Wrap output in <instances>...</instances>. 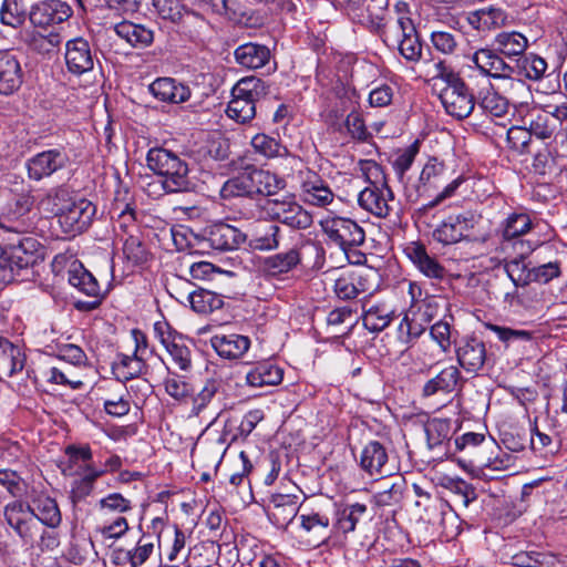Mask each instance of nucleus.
<instances>
[{
	"label": "nucleus",
	"mask_w": 567,
	"mask_h": 567,
	"mask_svg": "<svg viewBox=\"0 0 567 567\" xmlns=\"http://www.w3.org/2000/svg\"><path fill=\"white\" fill-rule=\"evenodd\" d=\"M147 167L162 176L161 185L166 194L190 193L196 183L189 177L188 164L176 153L164 147L151 148L146 156Z\"/></svg>",
	"instance_id": "1"
},
{
	"label": "nucleus",
	"mask_w": 567,
	"mask_h": 567,
	"mask_svg": "<svg viewBox=\"0 0 567 567\" xmlns=\"http://www.w3.org/2000/svg\"><path fill=\"white\" fill-rule=\"evenodd\" d=\"M269 86L257 76H245L231 89L227 115L240 124L249 123L256 116V103L268 94Z\"/></svg>",
	"instance_id": "2"
},
{
	"label": "nucleus",
	"mask_w": 567,
	"mask_h": 567,
	"mask_svg": "<svg viewBox=\"0 0 567 567\" xmlns=\"http://www.w3.org/2000/svg\"><path fill=\"white\" fill-rule=\"evenodd\" d=\"M38 247L33 238H24L8 248L0 246V284L23 280V272H28L39 260Z\"/></svg>",
	"instance_id": "3"
},
{
	"label": "nucleus",
	"mask_w": 567,
	"mask_h": 567,
	"mask_svg": "<svg viewBox=\"0 0 567 567\" xmlns=\"http://www.w3.org/2000/svg\"><path fill=\"white\" fill-rule=\"evenodd\" d=\"M264 209L272 220L293 229H307L313 223L311 214L290 195L268 198L264 204Z\"/></svg>",
	"instance_id": "4"
},
{
	"label": "nucleus",
	"mask_w": 567,
	"mask_h": 567,
	"mask_svg": "<svg viewBox=\"0 0 567 567\" xmlns=\"http://www.w3.org/2000/svg\"><path fill=\"white\" fill-rule=\"evenodd\" d=\"M451 85L444 86L440 100L446 113L456 120L468 117L475 107V97L460 75H450Z\"/></svg>",
	"instance_id": "5"
},
{
	"label": "nucleus",
	"mask_w": 567,
	"mask_h": 567,
	"mask_svg": "<svg viewBox=\"0 0 567 567\" xmlns=\"http://www.w3.org/2000/svg\"><path fill=\"white\" fill-rule=\"evenodd\" d=\"M323 233L338 245L346 254L365 241V231L354 220L344 217L326 218L321 223Z\"/></svg>",
	"instance_id": "6"
},
{
	"label": "nucleus",
	"mask_w": 567,
	"mask_h": 567,
	"mask_svg": "<svg viewBox=\"0 0 567 567\" xmlns=\"http://www.w3.org/2000/svg\"><path fill=\"white\" fill-rule=\"evenodd\" d=\"M477 223L478 217L470 212L449 215L434 228L432 238L444 246L457 244L467 238V231Z\"/></svg>",
	"instance_id": "7"
},
{
	"label": "nucleus",
	"mask_w": 567,
	"mask_h": 567,
	"mask_svg": "<svg viewBox=\"0 0 567 567\" xmlns=\"http://www.w3.org/2000/svg\"><path fill=\"white\" fill-rule=\"evenodd\" d=\"M393 202L394 194L384 176L380 183L370 182L358 195L359 206L378 218H386L390 215Z\"/></svg>",
	"instance_id": "8"
},
{
	"label": "nucleus",
	"mask_w": 567,
	"mask_h": 567,
	"mask_svg": "<svg viewBox=\"0 0 567 567\" xmlns=\"http://www.w3.org/2000/svg\"><path fill=\"white\" fill-rule=\"evenodd\" d=\"M7 523L19 535L24 544L34 546L42 525L24 509V502L14 501L4 507Z\"/></svg>",
	"instance_id": "9"
},
{
	"label": "nucleus",
	"mask_w": 567,
	"mask_h": 567,
	"mask_svg": "<svg viewBox=\"0 0 567 567\" xmlns=\"http://www.w3.org/2000/svg\"><path fill=\"white\" fill-rule=\"evenodd\" d=\"M95 214V205L84 197H79L60 215L58 221L65 235L74 237L91 226Z\"/></svg>",
	"instance_id": "10"
},
{
	"label": "nucleus",
	"mask_w": 567,
	"mask_h": 567,
	"mask_svg": "<svg viewBox=\"0 0 567 567\" xmlns=\"http://www.w3.org/2000/svg\"><path fill=\"white\" fill-rule=\"evenodd\" d=\"M70 158L62 148L40 152L27 161L28 176L32 181H41L52 176L69 165Z\"/></svg>",
	"instance_id": "11"
},
{
	"label": "nucleus",
	"mask_w": 567,
	"mask_h": 567,
	"mask_svg": "<svg viewBox=\"0 0 567 567\" xmlns=\"http://www.w3.org/2000/svg\"><path fill=\"white\" fill-rule=\"evenodd\" d=\"M24 509L34 516L41 525L55 528L61 524L62 516L55 499L31 488L27 492Z\"/></svg>",
	"instance_id": "12"
},
{
	"label": "nucleus",
	"mask_w": 567,
	"mask_h": 567,
	"mask_svg": "<svg viewBox=\"0 0 567 567\" xmlns=\"http://www.w3.org/2000/svg\"><path fill=\"white\" fill-rule=\"evenodd\" d=\"M289 241H293L290 231L281 229L277 224L265 223L255 228L249 247L254 250L269 251L288 247Z\"/></svg>",
	"instance_id": "13"
},
{
	"label": "nucleus",
	"mask_w": 567,
	"mask_h": 567,
	"mask_svg": "<svg viewBox=\"0 0 567 567\" xmlns=\"http://www.w3.org/2000/svg\"><path fill=\"white\" fill-rule=\"evenodd\" d=\"M64 59L70 73L82 75L93 70L95 53L87 40L78 37L66 42Z\"/></svg>",
	"instance_id": "14"
},
{
	"label": "nucleus",
	"mask_w": 567,
	"mask_h": 567,
	"mask_svg": "<svg viewBox=\"0 0 567 567\" xmlns=\"http://www.w3.org/2000/svg\"><path fill=\"white\" fill-rule=\"evenodd\" d=\"M72 14V9L60 0L41 1L31 8L30 22L34 27L45 28L66 21Z\"/></svg>",
	"instance_id": "15"
},
{
	"label": "nucleus",
	"mask_w": 567,
	"mask_h": 567,
	"mask_svg": "<svg viewBox=\"0 0 567 567\" xmlns=\"http://www.w3.org/2000/svg\"><path fill=\"white\" fill-rule=\"evenodd\" d=\"M455 351L460 365L467 372L480 371L487 358L485 343L476 337L463 338Z\"/></svg>",
	"instance_id": "16"
},
{
	"label": "nucleus",
	"mask_w": 567,
	"mask_h": 567,
	"mask_svg": "<svg viewBox=\"0 0 567 567\" xmlns=\"http://www.w3.org/2000/svg\"><path fill=\"white\" fill-rule=\"evenodd\" d=\"M482 74L493 79H512L515 68L504 61L496 49H480L472 56Z\"/></svg>",
	"instance_id": "17"
},
{
	"label": "nucleus",
	"mask_w": 567,
	"mask_h": 567,
	"mask_svg": "<svg viewBox=\"0 0 567 567\" xmlns=\"http://www.w3.org/2000/svg\"><path fill=\"white\" fill-rule=\"evenodd\" d=\"M268 517L279 528H287L299 512V497L290 494H274Z\"/></svg>",
	"instance_id": "18"
},
{
	"label": "nucleus",
	"mask_w": 567,
	"mask_h": 567,
	"mask_svg": "<svg viewBox=\"0 0 567 567\" xmlns=\"http://www.w3.org/2000/svg\"><path fill=\"white\" fill-rule=\"evenodd\" d=\"M300 526L317 546L327 544L336 534L334 526L326 513L311 511L299 516Z\"/></svg>",
	"instance_id": "19"
},
{
	"label": "nucleus",
	"mask_w": 567,
	"mask_h": 567,
	"mask_svg": "<svg viewBox=\"0 0 567 567\" xmlns=\"http://www.w3.org/2000/svg\"><path fill=\"white\" fill-rule=\"evenodd\" d=\"M303 200L310 205L324 207L333 202L334 194L326 181L309 171L301 183Z\"/></svg>",
	"instance_id": "20"
},
{
	"label": "nucleus",
	"mask_w": 567,
	"mask_h": 567,
	"mask_svg": "<svg viewBox=\"0 0 567 567\" xmlns=\"http://www.w3.org/2000/svg\"><path fill=\"white\" fill-rule=\"evenodd\" d=\"M250 196L271 197L286 187V182L278 175L256 167H247Z\"/></svg>",
	"instance_id": "21"
},
{
	"label": "nucleus",
	"mask_w": 567,
	"mask_h": 567,
	"mask_svg": "<svg viewBox=\"0 0 567 567\" xmlns=\"http://www.w3.org/2000/svg\"><path fill=\"white\" fill-rule=\"evenodd\" d=\"M206 240L215 250L227 251L236 249L245 241V235L228 224H216L209 227Z\"/></svg>",
	"instance_id": "22"
},
{
	"label": "nucleus",
	"mask_w": 567,
	"mask_h": 567,
	"mask_svg": "<svg viewBox=\"0 0 567 567\" xmlns=\"http://www.w3.org/2000/svg\"><path fill=\"white\" fill-rule=\"evenodd\" d=\"M22 69L18 59L9 53H0V93L12 94L22 84Z\"/></svg>",
	"instance_id": "23"
},
{
	"label": "nucleus",
	"mask_w": 567,
	"mask_h": 567,
	"mask_svg": "<svg viewBox=\"0 0 567 567\" xmlns=\"http://www.w3.org/2000/svg\"><path fill=\"white\" fill-rule=\"evenodd\" d=\"M461 378L462 375L457 367H446L434 378L425 382L422 388V395L424 398H430L439 393L450 394L456 390Z\"/></svg>",
	"instance_id": "24"
},
{
	"label": "nucleus",
	"mask_w": 567,
	"mask_h": 567,
	"mask_svg": "<svg viewBox=\"0 0 567 567\" xmlns=\"http://www.w3.org/2000/svg\"><path fill=\"white\" fill-rule=\"evenodd\" d=\"M150 92L162 102L183 103L190 96L188 86L172 78L156 79L150 86Z\"/></svg>",
	"instance_id": "25"
},
{
	"label": "nucleus",
	"mask_w": 567,
	"mask_h": 567,
	"mask_svg": "<svg viewBox=\"0 0 567 567\" xmlns=\"http://www.w3.org/2000/svg\"><path fill=\"white\" fill-rule=\"evenodd\" d=\"M210 343L216 352L225 359H238L244 355L250 347L248 337L236 333L214 336L210 339Z\"/></svg>",
	"instance_id": "26"
},
{
	"label": "nucleus",
	"mask_w": 567,
	"mask_h": 567,
	"mask_svg": "<svg viewBox=\"0 0 567 567\" xmlns=\"http://www.w3.org/2000/svg\"><path fill=\"white\" fill-rule=\"evenodd\" d=\"M286 251L269 256L264 260V269L268 275L278 276L289 272L300 262V251L293 241L285 247Z\"/></svg>",
	"instance_id": "27"
},
{
	"label": "nucleus",
	"mask_w": 567,
	"mask_h": 567,
	"mask_svg": "<svg viewBox=\"0 0 567 567\" xmlns=\"http://www.w3.org/2000/svg\"><path fill=\"white\" fill-rule=\"evenodd\" d=\"M23 43L27 48L38 54L51 55L56 52L62 43V37L59 32L52 30L48 33L42 31L31 30L25 31L23 35Z\"/></svg>",
	"instance_id": "28"
},
{
	"label": "nucleus",
	"mask_w": 567,
	"mask_h": 567,
	"mask_svg": "<svg viewBox=\"0 0 567 567\" xmlns=\"http://www.w3.org/2000/svg\"><path fill=\"white\" fill-rule=\"evenodd\" d=\"M362 322L371 332H381L393 320V310L385 303L370 305L368 300L362 302Z\"/></svg>",
	"instance_id": "29"
},
{
	"label": "nucleus",
	"mask_w": 567,
	"mask_h": 567,
	"mask_svg": "<svg viewBox=\"0 0 567 567\" xmlns=\"http://www.w3.org/2000/svg\"><path fill=\"white\" fill-rule=\"evenodd\" d=\"M430 321L431 315L427 309L410 310L399 326L400 338L405 343L417 339L426 330Z\"/></svg>",
	"instance_id": "30"
},
{
	"label": "nucleus",
	"mask_w": 567,
	"mask_h": 567,
	"mask_svg": "<svg viewBox=\"0 0 567 567\" xmlns=\"http://www.w3.org/2000/svg\"><path fill=\"white\" fill-rule=\"evenodd\" d=\"M25 355L8 339L0 337V377L11 378L24 368Z\"/></svg>",
	"instance_id": "31"
},
{
	"label": "nucleus",
	"mask_w": 567,
	"mask_h": 567,
	"mask_svg": "<svg viewBox=\"0 0 567 567\" xmlns=\"http://www.w3.org/2000/svg\"><path fill=\"white\" fill-rule=\"evenodd\" d=\"M388 463V453L383 444L378 441L369 442L360 455V467L370 476L382 475Z\"/></svg>",
	"instance_id": "32"
},
{
	"label": "nucleus",
	"mask_w": 567,
	"mask_h": 567,
	"mask_svg": "<svg viewBox=\"0 0 567 567\" xmlns=\"http://www.w3.org/2000/svg\"><path fill=\"white\" fill-rule=\"evenodd\" d=\"M507 14L501 8H482L467 16L468 24L477 31H489L505 25Z\"/></svg>",
	"instance_id": "33"
},
{
	"label": "nucleus",
	"mask_w": 567,
	"mask_h": 567,
	"mask_svg": "<svg viewBox=\"0 0 567 567\" xmlns=\"http://www.w3.org/2000/svg\"><path fill=\"white\" fill-rule=\"evenodd\" d=\"M235 59L244 68L259 69L268 63L270 51L266 45L248 42L235 50Z\"/></svg>",
	"instance_id": "34"
},
{
	"label": "nucleus",
	"mask_w": 567,
	"mask_h": 567,
	"mask_svg": "<svg viewBox=\"0 0 567 567\" xmlns=\"http://www.w3.org/2000/svg\"><path fill=\"white\" fill-rule=\"evenodd\" d=\"M284 371L271 361L258 363L247 373L246 380L249 385L260 388L265 385H277L282 381Z\"/></svg>",
	"instance_id": "35"
},
{
	"label": "nucleus",
	"mask_w": 567,
	"mask_h": 567,
	"mask_svg": "<svg viewBox=\"0 0 567 567\" xmlns=\"http://www.w3.org/2000/svg\"><path fill=\"white\" fill-rule=\"evenodd\" d=\"M368 508L364 504L353 503L340 507L336 513L333 523L334 533L348 534L355 530L357 524L365 515Z\"/></svg>",
	"instance_id": "36"
},
{
	"label": "nucleus",
	"mask_w": 567,
	"mask_h": 567,
	"mask_svg": "<svg viewBox=\"0 0 567 567\" xmlns=\"http://www.w3.org/2000/svg\"><path fill=\"white\" fill-rule=\"evenodd\" d=\"M115 33L135 48H145L153 42V31L142 24L122 21L114 27Z\"/></svg>",
	"instance_id": "37"
},
{
	"label": "nucleus",
	"mask_w": 567,
	"mask_h": 567,
	"mask_svg": "<svg viewBox=\"0 0 567 567\" xmlns=\"http://www.w3.org/2000/svg\"><path fill=\"white\" fill-rule=\"evenodd\" d=\"M68 274L69 282L83 293L92 298L103 297L97 280L81 264H73Z\"/></svg>",
	"instance_id": "38"
},
{
	"label": "nucleus",
	"mask_w": 567,
	"mask_h": 567,
	"mask_svg": "<svg viewBox=\"0 0 567 567\" xmlns=\"http://www.w3.org/2000/svg\"><path fill=\"white\" fill-rule=\"evenodd\" d=\"M494 45L498 53L513 58L524 54L528 47V40L524 34L516 31L501 32L495 37Z\"/></svg>",
	"instance_id": "39"
},
{
	"label": "nucleus",
	"mask_w": 567,
	"mask_h": 567,
	"mask_svg": "<svg viewBox=\"0 0 567 567\" xmlns=\"http://www.w3.org/2000/svg\"><path fill=\"white\" fill-rule=\"evenodd\" d=\"M410 257L425 276L434 279H443L445 277V268L426 252L424 246L417 245L413 247Z\"/></svg>",
	"instance_id": "40"
},
{
	"label": "nucleus",
	"mask_w": 567,
	"mask_h": 567,
	"mask_svg": "<svg viewBox=\"0 0 567 567\" xmlns=\"http://www.w3.org/2000/svg\"><path fill=\"white\" fill-rule=\"evenodd\" d=\"M405 481L398 475L384 483L383 489L373 495V503L378 507L394 506L403 498Z\"/></svg>",
	"instance_id": "41"
},
{
	"label": "nucleus",
	"mask_w": 567,
	"mask_h": 567,
	"mask_svg": "<svg viewBox=\"0 0 567 567\" xmlns=\"http://www.w3.org/2000/svg\"><path fill=\"white\" fill-rule=\"evenodd\" d=\"M192 309L200 315H208L224 307L220 295L206 289H198L188 296Z\"/></svg>",
	"instance_id": "42"
},
{
	"label": "nucleus",
	"mask_w": 567,
	"mask_h": 567,
	"mask_svg": "<svg viewBox=\"0 0 567 567\" xmlns=\"http://www.w3.org/2000/svg\"><path fill=\"white\" fill-rule=\"evenodd\" d=\"M516 68L519 75L530 81H539L545 75L547 62L542 56L530 53L519 58Z\"/></svg>",
	"instance_id": "43"
},
{
	"label": "nucleus",
	"mask_w": 567,
	"mask_h": 567,
	"mask_svg": "<svg viewBox=\"0 0 567 567\" xmlns=\"http://www.w3.org/2000/svg\"><path fill=\"white\" fill-rule=\"evenodd\" d=\"M28 6L24 0H3L0 9L1 22L12 28L23 24Z\"/></svg>",
	"instance_id": "44"
},
{
	"label": "nucleus",
	"mask_w": 567,
	"mask_h": 567,
	"mask_svg": "<svg viewBox=\"0 0 567 567\" xmlns=\"http://www.w3.org/2000/svg\"><path fill=\"white\" fill-rule=\"evenodd\" d=\"M426 442L430 449L442 445L445 441L450 443L451 423L445 419H432L424 424Z\"/></svg>",
	"instance_id": "45"
},
{
	"label": "nucleus",
	"mask_w": 567,
	"mask_h": 567,
	"mask_svg": "<svg viewBox=\"0 0 567 567\" xmlns=\"http://www.w3.org/2000/svg\"><path fill=\"white\" fill-rule=\"evenodd\" d=\"M254 150L269 158L285 157L289 154L288 148L282 145L278 140L270 137L266 134H257L251 140Z\"/></svg>",
	"instance_id": "46"
},
{
	"label": "nucleus",
	"mask_w": 567,
	"mask_h": 567,
	"mask_svg": "<svg viewBox=\"0 0 567 567\" xmlns=\"http://www.w3.org/2000/svg\"><path fill=\"white\" fill-rule=\"evenodd\" d=\"M444 164L436 158H431L423 167L420 177L417 192L425 193L429 187H436L444 175Z\"/></svg>",
	"instance_id": "47"
},
{
	"label": "nucleus",
	"mask_w": 567,
	"mask_h": 567,
	"mask_svg": "<svg viewBox=\"0 0 567 567\" xmlns=\"http://www.w3.org/2000/svg\"><path fill=\"white\" fill-rule=\"evenodd\" d=\"M486 328L493 331L496 337L506 343V346L511 344H528L529 347L534 346V338L532 332L526 330H515L507 327L496 326L488 323Z\"/></svg>",
	"instance_id": "48"
},
{
	"label": "nucleus",
	"mask_w": 567,
	"mask_h": 567,
	"mask_svg": "<svg viewBox=\"0 0 567 567\" xmlns=\"http://www.w3.org/2000/svg\"><path fill=\"white\" fill-rule=\"evenodd\" d=\"M249 183H250V181H248V173H247V168H246L244 172L239 173L237 176L225 181L219 188V194H220L221 198H224V199H229V198L238 197V196L251 197L250 189H249Z\"/></svg>",
	"instance_id": "49"
},
{
	"label": "nucleus",
	"mask_w": 567,
	"mask_h": 567,
	"mask_svg": "<svg viewBox=\"0 0 567 567\" xmlns=\"http://www.w3.org/2000/svg\"><path fill=\"white\" fill-rule=\"evenodd\" d=\"M533 223L527 214H511L503 224V237L513 239L525 235L532 229Z\"/></svg>",
	"instance_id": "50"
},
{
	"label": "nucleus",
	"mask_w": 567,
	"mask_h": 567,
	"mask_svg": "<svg viewBox=\"0 0 567 567\" xmlns=\"http://www.w3.org/2000/svg\"><path fill=\"white\" fill-rule=\"evenodd\" d=\"M478 107L491 117H503L508 112V101L497 92H487L478 102Z\"/></svg>",
	"instance_id": "51"
},
{
	"label": "nucleus",
	"mask_w": 567,
	"mask_h": 567,
	"mask_svg": "<svg viewBox=\"0 0 567 567\" xmlns=\"http://www.w3.org/2000/svg\"><path fill=\"white\" fill-rule=\"evenodd\" d=\"M79 197L69 187L59 186L48 194L47 200L52 205L51 212L59 218Z\"/></svg>",
	"instance_id": "52"
},
{
	"label": "nucleus",
	"mask_w": 567,
	"mask_h": 567,
	"mask_svg": "<svg viewBox=\"0 0 567 567\" xmlns=\"http://www.w3.org/2000/svg\"><path fill=\"white\" fill-rule=\"evenodd\" d=\"M441 486L458 495L464 506L477 498L475 488L460 477L444 476Z\"/></svg>",
	"instance_id": "53"
},
{
	"label": "nucleus",
	"mask_w": 567,
	"mask_h": 567,
	"mask_svg": "<svg viewBox=\"0 0 567 567\" xmlns=\"http://www.w3.org/2000/svg\"><path fill=\"white\" fill-rule=\"evenodd\" d=\"M505 270L516 287H524L532 282V268L527 267L522 257L506 262Z\"/></svg>",
	"instance_id": "54"
},
{
	"label": "nucleus",
	"mask_w": 567,
	"mask_h": 567,
	"mask_svg": "<svg viewBox=\"0 0 567 567\" xmlns=\"http://www.w3.org/2000/svg\"><path fill=\"white\" fill-rule=\"evenodd\" d=\"M219 383L208 380L203 389L193 398L190 415L198 416L213 401L218 392Z\"/></svg>",
	"instance_id": "55"
},
{
	"label": "nucleus",
	"mask_w": 567,
	"mask_h": 567,
	"mask_svg": "<svg viewBox=\"0 0 567 567\" xmlns=\"http://www.w3.org/2000/svg\"><path fill=\"white\" fill-rule=\"evenodd\" d=\"M123 254L133 265H142L147 261L148 252L143 241L133 235L124 240Z\"/></svg>",
	"instance_id": "56"
},
{
	"label": "nucleus",
	"mask_w": 567,
	"mask_h": 567,
	"mask_svg": "<svg viewBox=\"0 0 567 567\" xmlns=\"http://www.w3.org/2000/svg\"><path fill=\"white\" fill-rule=\"evenodd\" d=\"M556 128L555 117L545 112L537 114L529 124L530 135L533 134L542 140L550 138L555 134Z\"/></svg>",
	"instance_id": "57"
},
{
	"label": "nucleus",
	"mask_w": 567,
	"mask_h": 567,
	"mask_svg": "<svg viewBox=\"0 0 567 567\" xmlns=\"http://www.w3.org/2000/svg\"><path fill=\"white\" fill-rule=\"evenodd\" d=\"M153 542L148 540L145 536H142L134 549L126 551L121 550V553L124 554L131 567H140L150 558V556L153 554Z\"/></svg>",
	"instance_id": "58"
},
{
	"label": "nucleus",
	"mask_w": 567,
	"mask_h": 567,
	"mask_svg": "<svg viewBox=\"0 0 567 567\" xmlns=\"http://www.w3.org/2000/svg\"><path fill=\"white\" fill-rule=\"evenodd\" d=\"M550 557L537 551H519L511 557L515 567H550Z\"/></svg>",
	"instance_id": "59"
},
{
	"label": "nucleus",
	"mask_w": 567,
	"mask_h": 567,
	"mask_svg": "<svg viewBox=\"0 0 567 567\" xmlns=\"http://www.w3.org/2000/svg\"><path fill=\"white\" fill-rule=\"evenodd\" d=\"M398 48L400 54L410 62H417L422 56V43L417 33L400 38Z\"/></svg>",
	"instance_id": "60"
},
{
	"label": "nucleus",
	"mask_w": 567,
	"mask_h": 567,
	"mask_svg": "<svg viewBox=\"0 0 567 567\" xmlns=\"http://www.w3.org/2000/svg\"><path fill=\"white\" fill-rule=\"evenodd\" d=\"M501 442L511 452H522L529 444V436L524 430L511 429L502 432Z\"/></svg>",
	"instance_id": "61"
},
{
	"label": "nucleus",
	"mask_w": 567,
	"mask_h": 567,
	"mask_svg": "<svg viewBox=\"0 0 567 567\" xmlns=\"http://www.w3.org/2000/svg\"><path fill=\"white\" fill-rule=\"evenodd\" d=\"M154 336L162 346L166 349L167 352L174 347L179 340L183 338L175 329L171 327V324L165 321H156L154 323Z\"/></svg>",
	"instance_id": "62"
},
{
	"label": "nucleus",
	"mask_w": 567,
	"mask_h": 567,
	"mask_svg": "<svg viewBox=\"0 0 567 567\" xmlns=\"http://www.w3.org/2000/svg\"><path fill=\"white\" fill-rule=\"evenodd\" d=\"M118 358L120 362L117 369L123 370L122 374L124 380H131L142 373L145 365L142 355H136V353H133V355L120 354Z\"/></svg>",
	"instance_id": "63"
},
{
	"label": "nucleus",
	"mask_w": 567,
	"mask_h": 567,
	"mask_svg": "<svg viewBox=\"0 0 567 567\" xmlns=\"http://www.w3.org/2000/svg\"><path fill=\"white\" fill-rule=\"evenodd\" d=\"M0 484L13 497H21L23 493L27 494V485L20 475L11 470H0Z\"/></svg>",
	"instance_id": "64"
}]
</instances>
